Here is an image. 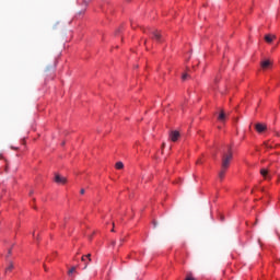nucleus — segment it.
I'll list each match as a JSON object with an SVG mask.
<instances>
[{
  "label": "nucleus",
  "instance_id": "1",
  "mask_svg": "<svg viewBox=\"0 0 280 280\" xmlns=\"http://www.w3.org/2000/svg\"><path fill=\"white\" fill-rule=\"evenodd\" d=\"M231 161H233V150L231 149V145H228L226 150L223 151V154H222L221 168L229 170V166L231 165Z\"/></svg>",
  "mask_w": 280,
  "mask_h": 280
},
{
  "label": "nucleus",
  "instance_id": "2",
  "mask_svg": "<svg viewBox=\"0 0 280 280\" xmlns=\"http://www.w3.org/2000/svg\"><path fill=\"white\" fill-rule=\"evenodd\" d=\"M151 38L153 40H156V43H163V36L161 35V32H159V31H152Z\"/></svg>",
  "mask_w": 280,
  "mask_h": 280
},
{
  "label": "nucleus",
  "instance_id": "3",
  "mask_svg": "<svg viewBox=\"0 0 280 280\" xmlns=\"http://www.w3.org/2000/svg\"><path fill=\"white\" fill-rule=\"evenodd\" d=\"M260 67L266 71V69H270V67H272V61H270V59H265L260 62Z\"/></svg>",
  "mask_w": 280,
  "mask_h": 280
},
{
  "label": "nucleus",
  "instance_id": "4",
  "mask_svg": "<svg viewBox=\"0 0 280 280\" xmlns=\"http://www.w3.org/2000/svg\"><path fill=\"white\" fill-rule=\"evenodd\" d=\"M179 138H180V132H178L176 130L171 131V133H170L171 141L176 142V141H178Z\"/></svg>",
  "mask_w": 280,
  "mask_h": 280
},
{
  "label": "nucleus",
  "instance_id": "5",
  "mask_svg": "<svg viewBox=\"0 0 280 280\" xmlns=\"http://www.w3.org/2000/svg\"><path fill=\"white\" fill-rule=\"evenodd\" d=\"M55 183H57L58 185H65L67 183V177H63L57 174L55 176Z\"/></svg>",
  "mask_w": 280,
  "mask_h": 280
},
{
  "label": "nucleus",
  "instance_id": "6",
  "mask_svg": "<svg viewBox=\"0 0 280 280\" xmlns=\"http://www.w3.org/2000/svg\"><path fill=\"white\" fill-rule=\"evenodd\" d=\"M260 174L262 175V177L265 178V180H270V178H272V177L270 176V173L268 172L267 168H261V170H260Z\"/></svg>",
  "mask_w": 280,
  "mask_h": 280
},
{
  "label": "nucleus",
  "instance_id": "7",
  "mask_svg": "<svg viewBox=\"0 0 280 280\" xmlns=\"http://www.w3.org/2000/svg\"><path fill=\"white\" fill-rule=\"evenodd\" d=\"M86 259H88V261H91V254L82 256V258H81V260L84 261V264H85L84 269H86V267L89 266V262H86Z\"/></svg>",
  "mask_w": 280,
  "mask_h": 280
},
{
  "label": "nucleus",
  "instance_id": "8",
  "mask_svg": "<svg viewBox=\"0 0 280 280\" xmlns=\"http://www.w3.org/2000/svg\"><path fill=\"white\" fill-rule=\"evenodd\" d=\"M256 130L257 132H264L266 130V125L264 124H256Z\"/></svg>",
  "mask_w": 280,
  "mask_h": 280
},
{
  "label": "nucleus",
  "instance_id": "9",
  "mask_svg": "<svg viewBox=\"0 0 280 280\" xmlns=\"http://www.w3.org/2000/svg\"><path fill=\"white\" fill-rule=\"evenodd\" d=\"M275 38H277L275 35H266L265 36L266 43H272V40H275Z\"/></svg>",
  "mask_w": 280,
  "mask_h": 280
},
{
  "label": "nucleus",
  "instance_id": "10",
  "mask_svg": "<svg viewBox=\"0 0 280 280\" xmlns=\"http://www.w3.org/2000/svg\"><path fill=\"white\" fill-rule=\"evenodd\" d=\"M221 80V77L220 75H217L213 80V84L211 85V89L215 90V84H218V82H220Z\"/></svg>",
  "mask_w": 280,
  "mask_h": 280
},
{
  "label": "nucleus",
  "instance_id": "11",
  "mask_svg": "<svg viewBox=\"0 0 280 280\" xmlns=\"http://www.w3.org/2000/svg\"><path fill=\"white\" fill-rule=\"evenodd\" d=\"M225 174H226V170H224V168L221 167V171L219 172V178H220L221 180H223Z\"/></svg>",
  "mask_w": 280,
  "mask_h": 280
},
{
  "label": "nucleus",
  "instance_id": "12",
  "mask_svg": "<svg viewBox=\"0 0 280 280\" xmlns=\"http://www.w3.org/2000/svg\"><path fill=\"white\" fill-rule=\"evenodd\" d=\"M224 119H226V114H224V112H221L219 115V120L224 121Z\"/></svg>",
  "mask_w": 280,
  "mask_h": 280
},
{
  "label": "nucleus",
  "instance_id": "13",
  "mask_svg": "<svg viewBox=\"0 0 280 280\" xmlns=\"http://www.w3.org/2000/svg\"><path fill=\"white\" fill-rule=\"evenodd\" d=\"M115 167L116 170H124V162H117Z\"/></svg>",
  "mask_w": 280,
  "mask_h": 280
},
{
  "label": "nucleus",
  "instance_id": "14",
  "mask_svg": "<svg viewBox=\"0 0 280 280\" xmlns=\"http://www.w3.org/2000/svg\"><path fill=\"white\" fill-rule=\"evenodd\" d=\"M14 269V265H10L7 269H5V272H10Z\"/></svg>",
  "mask_w": 280,
  "mask_h": 280
},
{
  "label": "nucleus",
  "instance_id": "15",
  "mask_svg": "<svg viewBox=\"0 0 280 280\" xmlns=\"http://www.w3.org/2000/svg\"><path fill=\"white\" fill-rule=\"evenodd\" d=\"M73 272H75V267H72V268L68 271V275L71 276V275H73Z\"/></svg>",
  "mask_w": 280,
  "mask_h": 280
},
{
  "label": "nucleus",
  "instance_id": "16",
  "mask_svg": "<svg viewBox=\"0 0 280 280\" xmlns=\"http://www.w3.org/2000/svg\"><path fill=\"white\" fill-rule=\"evenodd\" d=\"M188 77H189V74L184 73L183 77H182V80H187Z\"/></svg>",
  "mask_w": 280,
  "mask_h": 280
},
{
  "label": "nucleus",
  "instance_id": "17",
  "mask_svg": "<svg viewBox=\"0 0 280 280\" xmlns=\"http://www.w3.org/2000/svg\"><path fill=\"white\" fill-rule=\"evenodd\" d=\"M185 280H196V279H194V277H191V276H187V278Z\"/></svg>",
  "mask_w": 280,
  "mask_h": 280
},
{
  "label": "nucleus",
  "instance_id": "18",
  "mask_svg": "<svg viewBox=\"0 0 280 280\" xmlns=\"http://www.w3.org/2000/svg\"><path fill=\"white\" fill-rule=\"evenodd\" d=\"M265 148H272V145H269L268 142L264 143Z\"/></svg>",
  "mask_w": 280,
  "mask_h": 280
},
{
  "label": "nucleus",
  "instance_id": "19",
  "mask_svg": "<svg viewBox=\"0 0 280 280\" xmlns=\"http://www.w3.org/2000/svg\"><path fill=\"white\" fill-rule=\"evenodd\" d=\"M80 194H81L82 196H84V194H85L84 188H82V189L80 190Z\"/></svg>",
  "mask_w": 280,
  "mask_h": 280
},
{
  "label": "nucleus",
  "instance_id": "20",
  "mask_svg": "<svg viewBox=\"0 0 280 280\" xmlns=\"http://www.w3.org/2000/svg\"><path fill=\"white\" fill-rule=\"evenodd\" d=\"M112 233H115V223H113Z\"/></svg>",
  "mask_w": 280,
  "mask_h": 280
},
{
  "label": "nucleus",
  "instance_id": "21",
  "mask_svg": "<svg viewBox=\"0 0 280 280\" xmlns=\"http://www.w3.org/2000/svg\"><path fill=\"white\" fill-rule=\"evenodd\" d=\"M45 271L47 272V267L44 266Z\"/></svg>",
  "mask_w": 280,
  "mask_h": 280
},
{
  "label": "nucleus",
  "instance_id": "22",
  "mask_svg": "<svg viewBox=\"0 0 280 280\" xmlns=\"http://www.w3.org/2000/svg\"><path fill=\"white\" fill-rule=\"evenodd\" d=\"M162 148H165V143L162 144Z\"/></svg>",
  "mask_w": 280,
  "mask_h": 280
},
{
  "label": "nucleus",
  "instance_id": "23",
  "mask_svg": "<svg viewBox=\"0 0 280 280\" xmlns=\"http://www.w3.org/2000/svg\"><path fill=\"white\" fill-rule=\"evenodd\" d=\"M197 163H202V162L199 160V161H197Z\"/></svg>",
  "mask_w": 280,
  "mask_h": 280
},
{
  "label": "nucleus",
  "instance_id": "24",
  "mask_svg": "<svg viewBox=\"0 0 280 280\" xmlns=\"http://www.w3.org/2000/svg\"><path fill=\"white\" fill-rule=\"evenodd\" d=\"M11 253H12V250L10 249V250H9V255H10Z\"/></svg>",
  "mask_w": 280,
  "mask_h": 280
},
{
  "label": "nucleus",
  "instance_id": "25",
  "mask_svg": "<svg viewBox=\"0 0 280 280\" xmlns=\"http://www.w3.org/2000/svg\"><path fill=\"white\" fill-rule=\"evenodd\" d=\"M113 245H115V241L113 242Z\"/></svg>",
  "mask_w": 280,
  "mask_h": 280
}]
</instances>
